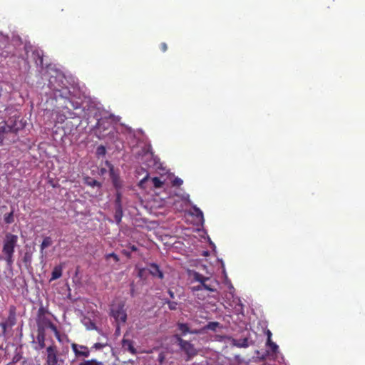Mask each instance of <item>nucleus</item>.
<instances>
[{
    "label": "nucleus",
    "instance_id": "nucleus-6",
    "mask_svg": "<svg viewBox=\"0 0 365 365\" xmlns=\"http://www.w3.org/2000/svg\"><path fill=\"white\" fill-rule=\"evenodd\" d=\"M26 53H28L29 51H32V58L37 66L41 67L43 66V52L38 49H32V46L30 45H25L24 46Z\"/></svg>",
    "mask_w": 365,
    "mask_h": 365
},
{
    "label": "nucleus",
    "instance_id": "nucleus-2",
    "mask_svg": "<svg viewBox=\"0 0 365 365\" xmlns=\"http://www.w3.org/2000/svg\"><path fill=\"white\" fill-rule=\"evenodd\" d=\"M174 338L176 339L181 350L185 351L189 359L197 355V350L190 341L182 339L181 336L177 334L174 335Z\"/></svg>",
    "mask_w": 365,
    "mask_h": 365
},
{
    "label": "nucleus",
    "instance_id": "nucleus-21",
    "mask_svg": "<svg viewBox=\"0 0 365 365\" xmlns=\"http://www.w3.org/2000/svg\"><path fill=\"white\" fill-rule=\"evenodd\" d=\"M49 328L52 331H53L56 338L60 340V334L59 331L57 329V327L51 322L47 327L46 329Z\"/></svg>",
    "mask_w": 365,
    "mask_h": 365
},
{
    "label": "nucleus",
    "instance_id": "nucleus-29",
    "mask_svg": "<svg viewBox=\"0 0 365 365\" xmlns=\"http://www.w3.org/2000/svg\"><path fill=\"white\" fill-rule=\"evenodd\" d=\"M165 304L168 305V307L170 310H175L177 309L178 303L173 301L170 300H166Z\"/></svg>",
    "mask_w": 365,
    "mask_h": 365
},
{
    "label": "nucleus",
    "instance_id": "nucleus-17",
    "mask_svg": "<svg viewBox=\"0 0 365 365\" xmlns=\"http://www.w3.org/2000/svg\"><path fill=\"white\" fill-rule=\"evenodd\" d=\"M234 345L240 347V348H246L249 346L248 339L247 338L238 339V340H234L233 342Z\"/></svg>",
    "mask_w": 365,
    "mask_h": 365
},
{
    "label": "nucleus",
    "instance_id": "nucleus-45",
    "mask_svg": "<svg viewBox=\"0 0 365 365\" xmlns=\"http://www.w3.org/2000/svg\"><path fill=\"white\" fill-rule=\"evenodd\" d=\"M267 340L270 341L271 337H272V332L269 330L267 331Z\"/></svg>",
    "mask_w": 365,
    "mask_h": 365
},
{
    "label": "nucleus",
    "instance_id": "nucleus-35",
    "mask_svg": "<svg viewBox=\"0 0 365 365\" xmlns=\"http://www.w3.org/2000/svg\"><path fill=\"white\" fill-rule=\"evenodd\" d=\"M202 289H204L203 286H202V284L200 283V284L199 285H197V286H193L191 287V290L194 292H197V291H200V290H202Z\"/></svg>",
    "mask_w": 365,
    "mask_h": 365
},
{
    "label": "nucleus",
    "instance_id": "nucleus-41",
    "mask_svg": "<svg viewBox=\"0 0 365 365\" xmlns=\"http://www.w3.org/2000/svg\"><path fill=\"white\" fill-rule=\"evenodd\" d=\"M122 253L126 256L128 258H130L131 257V252L129 251V250H123L122 251Z\"/></svg>",
    "mask_w": 365,
    "mask_h": 365
},
{
    "label": "nucleus",
    "instance_id": "nucleus-22",
    "mask_svg": "<svg viewBox=\"0 0 365 365\" xmlns=\"http://www.w3.org/2000/svg\"><path fill=\"white\" fill-rule=\"evenodd\" d=\"M123 216V210L122 207H116L115 213V220L118 223L121 221V218Z\"/></svg>",
    "mask_w": 365,
    "mask_h": 365
},
{
    "label": "nucleus",
    "instance_id": "nucleus-16",
    "mask_svg": "<svg viewBox=\"0 0 365 365\" xmlns=\"http://www.w3.org/2000/svg\"><path fill=\"white\" fill-rule=\"evenodd\" d=\"M56 83H57V78L51 77L48 81V86L53 91L60 92L61 86L60 84H58V86H56Z\"/></svg>",
    "mask_w": 365,
    "mask_h": 365
},
{
    "label": "nucleus",
    "instance_id": "nucleus-42",
    "mask_svg": "<svg viewBox=\"0 0 365 365\" xmlns=\"http://www.w3.org/2000/svg\"><path fill=\"white\" fill-rule=\"evenodd\" d=\"M19 359H20V356L18 354H16L13 357L12 362L16 363L19 360Z\"/></svg>",
    "mask_w": 365,
    "mask_h": 365
},
{
    "label": "nucleus",
    "instance_id": "nucleus-44",
    "mask_svg": "<svg viewBox=\"0 0 365 365\" xmlns=\"http://www.w3.org/2000/svg\"><path fill=\"white\" fill-rule=\"evenodd\" d=\"M168 292V294L170 295V298L175 299V294L172 290L169 289Z\"/></svg>",
    "mask_w": 365,
    "mask_h": 365
},
{
    "label": "nucleus",
    "instance_id": "nucleus-7",
    "mask_svg": "<svg viewBox=\"0 0 365 365\" xmlns=\"http://www.w3.org/2000/svg\"><path fill=\"white\" fill-rule=\"evenodd\" d=\"M192 277V279L195 282H198L201 284H202V286L205 289L210 291V292H215L216 291L215 289L212 288L210 285H208L206 284V282L209 280V278L200 274L197 272H192V273L190 274Z\"/></svg>",
    "mask_w": 365,
    "mask_h": 365
},
{
    "label": "nucleus",
    "instance_id": "nucleus-1",
    "mask_svg": "<svg viewBox=\"0 0 365 365\" xmlns=\"http://www.w3.org/2000/svg\"><path fill=\"white\" fill-rule=\"evenodd\" d=\"M18 240L19 238L17 235L8 232L6 234L3 240V259L6 261V265L9 267H11L14 264V255L15 252V247L17 245Z\"/></svg>",
    "mask_w": 365,
    "mask_h": 365
},
{
    "label": "nucleus",
    "instance_id": "nucleus-14",
    "mask_svg": "<svg viewBox=\"0 0 365 365\" xmlns=\"http://www.w3.org/2000/svg\"><path fill=\"white\" fill-rule=\"evenodd\" d=\"M45 339H46L45 331L37 330L36 341L38 344V347L36 348V349H42L45 347V346H46Z\"/></svg>",
    "mask_w": 365,
    "mask_h": 365
},
{
    "label": "nucleus",
    "instance_id": "nucleus-36",
    "mask_svg": "<svg viewBox=\"0 0 365 365\" xmlns=\"http://www.w3.org/2000/svg\"><path fill=\"white\" fill-rule=\"evenodd\" d=\"M149 178V174H147L145 177H144L140 182H139V186L143 187V184L148 180Z\"/></svg>",
    "mask_w": 365,
    "mask_h": 365
},
{
    "label": "nucleus",
    "instance_id": "nucleus-3",
    "mask_svg": "<svg viewBox=\"0 0 365 365\" xmlns=\"http://www.w3.org/2000/svg\"><path fill=\"white\" fill-rule=\"evenodd\" d=\"M19 128L16 127V124H7L4 122L3 125H0V145L4 143V139H6L9 135L13 134L17 135Z\"/></svg>",
    "mask_w": 365,
    "mask_h": 365
},
{
    "label": "nucleus",
    "instance_id": "nucleus-38",
    "mask_svg": "<svg viewBox=\"0 0 365 365\" xmlns=\"http://www.w3.org/2000/svg\"><path fill=\"white\" fill-rule=\"evenodd\" d=\"M194 210L196 212V215L197 217H203V213L197 207H194Z\"/></svg>",
    "mask_w": 365,
    "mask_h": 365
},
{
    "label": "nucleus",
    "instance_id": "nucleus-18",
    "mask_svg": "<svg viewBox=\"0 0 365 365\" xmlns=\"http://www.w3.org/2000/svg\"><path fill=\"white\" fill-rule=\"evenodd\" d=\"M52 244V240L50 237H46L43 238L41 245L40 246L41 248V252L43 253V250L46 247L51 246Z\"/></svg>",
    "mask_w": 365,
    "mask_h": 365
},
{
    "label": "nucleus",
    "instance_id": "nucleus-25",
    "mask_svg": "<svg viewBox=\"0 0 365 365\" xmlns=\"http://www.w3.org/2000/svg\"><path fill=\"white\" fill-rule=\"evenodd\" d=\"M220 323L217 322H209L205 327V329H209L212 331H215L217 327H219Z\"/></svg>",
    "mask_w": 365,
    "mask_h": 365
},
{
    "label": "nucleus",
    "instance_id": "nucleus-32",
    "mask_svg": "<svg viewBox=\"0 0 365 365\" xmlns=\"http://www.w3.org/2000/svg\"><path fill=\"white\" fill-rule=\"evenodd\" d=\"M110 257H112L115 262H118L120 260L118 256L116 254H115L114 252H112V253H110V254H108L106 255V259H108Z\"/></svg>",
    "mask_w": 365,
    "mask_h": 365
},
{
    "label": "nucleus",
    "instance_id": "nucleus-24",
    "mask_svg": "<svg viewBox=\"0 0 365 365\" xmlns=\"http://www.w3.org/2000/svg\"><path fill=\"white\" fill-rule=\"evenodd\" d=\"M153 186L155 188H160L163 185V182L158 177H154L152 178Z\"/></svg>",
    "mask_w": 365,
    "mask_h": 365
},
{
    "label": "nucleus",
    "instance_id": "nucleus-27",
    "mask_svg": "<svg viewBox=\"0 0 365 365\" xmlns=\"http://www.w3.org/2000/svg\"><path fill=\"white\" fill-rule=\"evenodd\" d=\"M0 327L1 328V335L6 336L7 332V328L9 327L7 322L5 321L0 322Z\"/></svg>",
    "mask_w": 365,
    "mask_h": 365
},
{
    "label": "nucleus",
    "instance_id": "nucleus-33",
    "mask_svg": "<svg viewBox=\"0 0 365 365\" xmlns=\"http://www.w3.org/2000/svg\"><path fill=\"white\" fill-rule=\"evenodd\" d=\"M115 205L118 207H121V194L120 192L116 195Z\"/></svg>",
    "mask_w": 365,
    "mask_h": 365
},
{
    "label": "nucleus",
    "instance_id": "nucleus-11",
    "mask_svg": "<svg viewBox=\"0 0 365 365\" xmlns=\"http://www.w3.org/2000/svg\"><path fill=\"white\" fill-rule=\"evenodd\" d=\"M51 322V321L46 316L37 317V319H36V324H37V327H38L37 330L45 331L46 327Z\"/></svg>",
    "mask_w": 365,
    "mask_h": 365
},
{
    "label": "nucleus",
    "instance_id": "nucleus-12",
    "mask_svg": "<svg viewBox=\"0 0 365 365\" xmlns=\"http://www.w3.org/2000/svg\"><path fill=\"white\" fill-rule=\"evenodd\" d=\"M9 324V327L11 328L15 325L16 319V307L14 306H11L9 311V316L7 319L5 321Z\"/></svg>",
    "mask_w": 365,
    "mask_h": 365
},
{
    "label": "nucleus",
    "instance_id": "nucleus-9",
    "mask_svg": "<svg viewBox=\"0 0 365 365\" xmlns=\"http://www.w3.org/2000/svg\"><path fill=\"white\" fill-rule=\"evenodd\" d=\"M148 270L149 273L154 277H158L160 279H163L164 275L160 270L159 266L155 263H151L148 265Z\"/></svg>",
    "mask_w": 365,
    "mask_h": 365
},
{
    "label": "nucleus",
    "instance_id": "nucleus-30",
    "mask_svg": "<svg viewBox=\"0 0 365 365\" xmlns=\"http://www.w3.org/2000/svg\"><path fill=\"white\" fill-rule=\"evenodd\" d=\"M267 344L271 348L272 352L276 353L277 351L278 346L274 342L272 341L271 339L270 341L267 340Z\"/></svg>",
    "mask_w": 365,
    "mask_h": 365
},
{
    "label": "nucleus",
    "instance_id": "nucleus-37",
    "mask_svg": "<svg viewBox=\"0 0 365 365\" xmlns=\"http://www.w3.org/2000/svg\"><path fill=\"white\" fill-rule=\"evenodd\" d=\"M127 247L130 250V252H136L138 250V247L135 245L128 244Z\"/></svg>",
    "mask_w": 365,
    "mask_h": 365
},
{
    "label": "nucleus",
    "instance_id": "nucleus-39",
    "mask_svg": "<svg viewBox=\"0 0 365 365\" xmlns=\"http://www.w3.org/2000/svg\"><path fill=\"white\" fill-rule=\"evenodd\" d=\"M146 269H144V268H141V269H139L138 270V276L140 277V278H143V276H144V274L145 272Z\"/></svg>",
    "mask_w": 365,
    "mask_h": 365
},
{
    "label": "nucleus",
    "instance_id": "nucleus-15",
    "mask_svg": "<svg viewBox=\"0 0 365 365\" xmlns=\"http://www.w3.org/2000/svg\"><path fill=\"white\" fill-rule=\"evenodd\" d=\"M62 270L61 265L56 266L52 271L51 281L60 278L62 276Z\"/></svg>",
    "mask_w": 365,
    "mask_h": 365
},
{
    "label": "nucleus",
    "instance_id": "nucleus-10",
    "mask_svg": "<svg viewBox=\"0 0 365 365\" xmlns=\"http://www.w3.org/2000/svg\"><path fill=\"white\" fill-rule=\"evenodd\" d=\"M112 315L116 321L125 323L127 319V314L123 307L112 310Z\"/></svg>",
    "mask_w": 365,
    "mask_h": 365
},
{
    "label": "nucleus",
    "instance_id": "nucleus-5",
    "mask_svg": "<svg viewBox=\"0 0 365 365\" xmlns=\"http://www.w3.org/2000/svg\"><path fill=\"white\" fill-rule=\"evenodd\" d=\"M71 349L76 357H88L90 356V350L88 346L80 345L76 343L71 344Z\"/></svg>",
    "mask_w": 365,
    "mask_h": 365
},
{
    "label": "nucleus",
    "instance_id": "nucleus-31",
    "mask_svg": "<svg viewBox=\"0 0 365 365\" xmlns=\"http://www.w3.org/2000/svg\"><path fill=\"white\" fill-rule=\"evenodd\" d=\"M182 183H183L182 180L178 177L175 178V179L172 182L173 186H175V187H180V185H182Z\"/></svg>",
    "mask_w": 365,
    "mask_h": 365
},
{
    "label": "nucleus",
    "instance_id": "nucleus-28",
    "mask_svg": "<svg viewBox=\"0 0 365 365\" xmlns=\"http://www.w3.org/2000/svg\"><path fill=\"white\" fill-rule=\"evenodd\" d=\"M123 345L124 346H128V350L132 353V354H135V348L133 347V344H132V342L129 340H123Z\"/></svg>",
    "mask_w": 365,
    "mask_h": 365
},
{
    "label": "nucleus",
    "instance_id": "nucleus-46",
    "mask_svg": "<svg viewBox=\"0 0 365 365\" xmlns=\"http://www.w3.org/2000/svg\"><path fill=\"white\" fill-rule=\"evenodd\" d=\"M27 259H29V257H26V256L24 257V261H26Z\"/></svg>",
    "mask_w": 365,
    "mask_h": 365
},
{
    "label": "nucleus",
    "instance_id": "nucleus-4",
    "mask_svg": "<svg viewBox=\"0 0 365 365\" xmlns=\"http://www.w3.org/2000/svg\"><path fill=\"white\" fill-rule=\"evenodd\" d=\"M47 356L46 365H56L58 362L57 348L54 345L46 348Z\"/></svg>",
    "mask_w": 365,
    "mask_h": 365
},
{
    "label": "nucleus",
    "instance_id": "nucleus-8",
    "mask_svg": "<svg viewBox=\"0 0 365 365\" xmlns=\"http://www.w3.org/2000/svg\"><path fill=\"white\" fill-rule=\"evenodd\" d=\"M110 126V122L107 118H101L98 120V122L96 125V131H99V134L102 136H104V131L107 130Z\"/></svg>",
    "mask_w": 365,
    "mask_h": 365
},
{
    "label": "nucleus",
    "instance_id": "nucleus-26",
    "mask_svg": "<svg viewBox=\"0 0 365 365\" xmlns=\"http://www.w3.org/2000/svg\"><path fill=\"white\" fill-rule=\"evenodd\" d=\"M106 346H108V342L107 341H106L105 342H97V343H95L93 346L91 347V349H94L96 350H100L104 347H106Z\"/></svg>",
    "mask_w": 365,
    "mask_h": 365
},
{
    "label": "nucleus",
    "instance_id": "nucleus-47",
    "mask_svg": "<svg viewBox=\"0 0 365 365\" xmlns=\"http://www.w3.org/2000/svg\"><path fill=\"white\" fill-rule=\"evenodd\" d=\"M27 259H29V257H26V256L24 257V261H26Z\"/></svg>",
    "mask_w": 365,
    "mask_h": 365
},
{
    "label": "nucleus",
    "instance_id": "nucleus-34",
    "mask_svg": "<svg viewBox=\"0 0 365 365\" xmlns=\"http://www.w3.org/2000/svg\"><path fill=\"white\" fill-rule=\"evenodd\" d=\"M46 310L43 307H40L38 310L37 317L46 316Z\"/></svg>",
    "mask_w": 365,
    "mask_h": 365
},
{
    "label": "nucleus",
    "instance_id": "nucleus-13",
    "mask_svg": "<svg viewBox=\"0 0 365 365\" xmlns=\"http://www.w3.org/2000/svg\"><path fill=\"white\" fill-rule=\"evenodd\" d=\"M177 326H178V330L181 331V334L182 336L186 335L187 333H190V334H197L198 333V331H197V330H190L188 324L186 323L178 322Z\"/></svg>",
    "mask_w": 365,
    "mask_h": 365
},
{
    "label": "nucleus",
    "instance_id": "nucleus-20",
    "mask_svg": "<svg viewBox=\"0 0 365 365\" xmlns=\"http://www.w3.org/2000/svg\"><path fill=\"white\" fill-rule=\"evenodd\" d=\"M86 183L91 186V187H101V184L96 180L95 179H93V178H87L86 179Z\"/></svg>",
    "mask_w": 365,
    "mask_h": 365
},
{
    "label": "nucleus",
    "instance_id": "nucleus-40",
    "mask_svg": "<svg viewBox=\"0 0 365 365\" xmlns=\"http://www.w3.org/2000/svg\"><path fill=\"white\" fill-rule=\"evenodd\" d=\"M160 50L163 52H165L168 50V46L165 43H161L160 45Z\"/></svg>",
    "mask_w": 365,
    "mask_h": 365
},
{
    "label": "nucleus",
    "instance_id": "nucleus-23",
    "mask_svg": "<svg viewBox=\"0 0 365 365\" xmlns=\"http://www.w3.org/2000/svg\"><path fill=\"white\" fill-rule=\"evenodd\" d=\"M79 365H103L102 362L98 361L96 359L84 360Z\"/></svg>",
    "mask_w": 365,
    "mask_h": 365
},
{
    "label": "nucleus",
    "instance_id": "nucleus-19",
    "mask_svg": "<svg viewBox=\"0 0 365 365\" xmlns=\"http://www.w3.org/2000/svg\"><path fill=\"white\" fill-rule=\"evenodd\" d=\"M14 210H12L9 213L4 215V222L6 224H11L14 222Z\"/></svg>",
    "mask_w": 365,
    "mask_h": 365
},
{
    "label": "nucleus",
    "instance_id": "nucleus-43",
    "mask_svg": "<svg viewBox=\"0 0 365 365\" xmlns=\"http://www.w3.org/2000/svg\"><path fill=\"white\" fill-rule=\"evenodd\" d=\"M130 287H131V288H130V294H131V296H132V297H133V296H134V293H135V289H134V284H133V283H132V284H130Z\"/></svg>",
    "mask_w": 365,
    "mask_h": 365
}]
</instances>
